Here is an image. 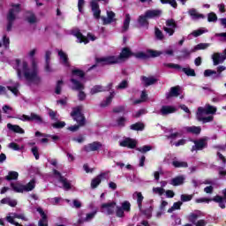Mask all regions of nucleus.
<instances>
[{
    "label": "nucleus",
    "instance_id": "7ed1b4c3",
    "mask_svg": "<svg viewBox=\"0 0 226 226\" xmlns=\"http://www.w3.org/2000/svg\"><path fill=\"white\" fill-rule=\"evenodd\" d=\"M11 9L9 10V12L7 14V31H11V28L13 27V22H15V19H17L18 13H20V4H13L11 5Z\"/></svg>",
    "mask_w": 226,
    "mask_h": 226
},
{
    "label": "nucleus",
    "instance_id": "c03bdc74",
    "mask_svg": "<svg viewBox=\"0 0 226 226\" xmlns=\"http://www.w3.org/2000/svg\"><path fill=\"white\" fill-rule=\"evenodd\" d=\"M154 36L156 40H160L161 41L165 38L163 32H162V30H160L158 27L154 28Z\"/></svg>",
    "mask_w": 226,
    "mask_h": 226
},
{
    "label": "nucleus",
    "instance_id": "f8f14e48",
    "mask_svg": "<svg viewBox=\"0 0 226 226\" xmlns=\"http://www.w3.org/2000/svg\"><path fill=\"white\" fill-rule=\"evenodd\" d=\"M119 146L121 147H128V149H135L137 147V139L125 138L120 141Z\"/></svg>",
    "mask_w": 226,
    "mask_h": 226
},
{
    "label": "nucleus",
    "instance_id": "774afa93",
    "mask_svg": "<svg viewBox=\"0 0 226 226\" xmlns=\"http://www.w3.org/2000/svg\"><path fill=\"white\" fill-rule=\"evenodd\" d=\"M35 160H40V153L38 152V147H34L31 149Z\"/></svg>",
    "mask_w": 226,
    "mask_h": 226
},
{
    "label": "nucleus",
    "instance_id": "0e129e2a",
    "mask_svg": "<svg viewBox=\"0 0 226 226\" xmlns=\"http://www.w3.org/2000/svg\"><path fill=\"white\" fill-rule=\"evenodd\" d=\"M126 110V108L124 106H117L113 108V113L114 114H121Z\"/></svg>",
    "mask_w": 226,
    "mask_h": 226
},
{
    "label": "nucleus",
    "instance_id": "39448f33",
    "mask_svg": "<svg viewBox=\"0 0 226 226\" xmlns=\"http://www.w3.org/2000/svg\"><path fill=\"white\" fill-rule=\"evenodd\" d=\"M71 117L79 126H86V117L84 113H82V106L73 108L71 112Z\"/></svg>",
    "mask_w": 226,
    "mask_h": 226
},
{
    "label": "nucleus",
    "instance_id": "e433bc0d",
    "mask_svg": "<svg viewBox=\"0 0 226 226\" xmlns=\"http://www.w3.org/2000/svg\"><path fill=\"white\" fill-rule=\"evenodd\" d=\"M114 99V92H111L110 94L106 98V100L101 102V107H109L112 103V100Z\"/></svg>",
    "mask_w": 226,
    "mask_h": 226
},
{
    "label": "nucleus",
    "instance_id": "a878e982",
    "mask_svg": "<svg viewBox=\"0 0 226 226\" xmlns=\"http://www.w3.org/2000/svg\"><path fill=\"white\" fill-rule=\"evenodd\" d=\"M147 14L145 12V15H141L139 17L138 22L142 27H146L147 29H149V21H147Z\"/></svg>",
    "mask_w": 226,
    "mask_h": 226
},
{
    "label": "nucleus",
    "instance_id": "de8ad7c7",
    "mask_svg": "<svg viewBox=\"0 0 226 226\" xmlns=\"http://www.w3.org/2000/svg\"><path fill=\"white\" fill-rule=\"evenodd\" d=\"M215 119V117L208 116V117H201L198 118V121L202 122L203 124H206V123H211Z\"/></svg>",
    "mask_w": 226,
    "mask_h": 226
},
{
    "label": "nucleus",
    "instance_id": "412c9836",
    "mask_svg": "<svg viewBox=\"0 0 226 226\" xmlns=\"http://www.w3.org/2000/svg\"><path fill=\"white\" fill-rule=\"evenodd\" d=\"M141 81L143 82L145 87H149V86H153V84H156V82H158V79L154 77L147 78L146 76H142Z\"/></svg>",
    "mask_w": 226,
    "mask_h": 226
},
{
    "label": "nucleus",
    "instance_id": "f03ea898",
    "mask_svg": "<svg viewBox=\"0 0 226 226\" xmlns=\"http://www.w3.org/2000/svg\"><path fill=\"white\" fill-rule=\"evenodd\" d=\"M32 63V72H29V65L27 62L24 61L22 63V72L23 75L28 82H34L35 84H40L41 78L38 76V64H36V58L31 60Z\"/></svg>",
    "mask_w": 226,
    "mask_h": 226
},
{
    "label": "nucleus",
    "instance_id": "79ce46f5",
    "mask_svg": "<svg viewBox=\"0 0 226 226\" xmlns=\"http://www.w3.org/2000/svg\"><path fill=\"white\" fill-rule=\"evenodd\" d=\"M125 213H130L132 211V204L130 201L125 200L122 203V206L120 207Z\"/></svg>",
    "mask_w": 226,
    "mask_h": 226
},
{
    "label": "nucleus",
    "instance_id": "6ab92c4d",
    "mask_svg": "<svg viewBox=\"0 0 226 226\" xmlns=\"http://www.w3.org/2000/svg\"><path fill=\"white\" fill-rule=\"evenodd\" d=\"M179 91H181V87L176 86L172 87L168 94H166V99L177 98L179 96Z\"/></svg>",
    "mask_w": 226,
    "mask_h": 226
},
{
    "label": "nucleus",
    "instance_id": "473e14b6",
    "mask_svg": "<svg viewBox=\"0 0 226 226\" xmlns=\"http://www.w3.org/2000/svg\"><path fill=\"white\" fill-rule=\"evenodd\" d=\"M204 116H207V106L205 108L199 107L197 113H196V118L200 119V117H204Z\"/></svg>",
    "mask_w": 226,
    "mask_h": 226
},
{
    "label": "nucleus",
    "instance_id": "b1692460",
    "mask_svg": "<svg viewBox=\"0 0 226 226\" xmlns=\"http://www.w3.org/2000/svg\"><path fill=\"white\" fill-rule=\"evenodd\" d=\"M71 82L73 86L72 89H74V91H84V84H82L80 81L76 79H71Z\"/></svg>",
    "mask_w": 226,
    "mask_h": 226
},
{
    "label": "nucleus",
    "instance_id": "37998d69",
    "mask_svg": "<svg viewBox=\"0 0 226 226\" xmlns=\"http://www.w3.org/2000/svg\"><path fill=\"white\" fill-rule=\"evenodd\" d=\"M188 222H190L191 223H192L193 225L196 224L197 220H199V215L195 214V213H191L188 217Z\"/></svg>",
    "mask_w": 226,
    "mask_h": 226
},
{
    "label": "nucleus",
    "instance_id": "2f4dec72",
    "mask_svg": "<svg viewBox=\"0 0 226 226\" xmlns=\"http://www.w3.org/2000/svg\"><path fill=\"white\" fill-rule=\"evenodd\" d=\"M5 181H17L19 179V172L9 171L8 175L4 177Z\"/></svg>",
    "mask_w": 226,
    "mask_h": 226
},
{
    "label": "nucleus",
    "instance_id": "4c0bfd02",
    "mask_svg": "<svg viewBox=\"0 0 226 226\" xmlns=\"http://www.w3.org/2000/svg\"><path fill=\"white\" fill-rule=\"evenodd\" d=\"M1 204H7L11 207H15V206H17V200H11L10 198H4L1 200Z\"/></svg>",
    "mask_w": 226,
    "mask_h": 226
},
{
    "label": "nucleus",
    "instance_id": "a18cd8bd",
    "mask_svg": "<svg viewBox=\"0 0 226 226\" xmlns=\"http://www.w3.org/2000/svg\"><path fill=\"white\" fill-rule=\"evenodd\" d=\"M181 206H183V201L175 202L173 206L168 209V213H172V211H176V209H181Z\"/></svg>",
    "mask_w": 226,
    "mask_h": 226
},
{
    "label": "nucleus",
    "instance_id": "dca6fc26",
    "mask_svg": "<svg viewBox=\"0 0 226 226\" xmlns=\"http://www.w3.org/2000/svg\"><path fill=\"white\" fill-rule=\"evenodd\" d=\"M174 112H177V109L170 105H162L160 109L161 116H169V114H174Z\"/></svg>",
    "mask_w": 226,
    "mask_h": 226
},
{
    "label": "nucleus",
    "instance_id": "aec40b11",
    "mask_svg": "<svg viewBox=\"0 0 226 226\" xmlns=\"http://www.w3.org/2000/svg\"><path fill=\"white\" fill-rule=\"evenodd\" d=\"M37 212L41 215V219L39 221V226H49V221L47 220V215L43 211L42 207H37Z\"/></svg>",
    "mask_w": 226,
    "mask_h": 226
},
{
    "label": "nucleus",
    "instance_id": "a211bd4d",
    "mask_svg": "<svg viewBox=\"0 0 226 226\" xmlns=\"http://www.w3.org/2000/svg\"><path fill=\"white\" fill-rule=\"evenodd\" d=\"M105 179V173L99 174L96 177L93 178L91 181V188L93 190L96 189L97 186L102 185V180Z\"/></svg>",
    "mask_w": 226,
    "mask_h": 226
},
{
    "label": "nucleus",
    "instance_id": "4468645a",
    "mask_svg": "<svg viewBox=\"0 0 226 226\" xmlns=\"http://www.w3.org/2000/svg\"><path fill=\"white\" fill-rule=\"evenodd\" d=\"M90 4L92 11L94 13V19H95L96 20H100V19H102V10H100V4H98V2L94 0L92 1Z\"/></svg>",
    "mask_w": 226,
    "mask_h": 226
},
{
    "label": "nucleus",
    "instance_id": "4be33fe9",
    "mask_svg": "<svg viewBox=\"0 0 226 226\" xmlns=\"http://www.w3.org/2000/svg\"><path fill=\"white\" fill-rule=\"evenodd\" d=\"M145 13L147 19H158L162 16V10H148Z\"/></svg>",
    "mask_w": 226,
    "mask_h": 226
},
{
    "label": "nucleus",
    "instance_id": "9d476101",
    "mask_svg": "<svg viewBox=\"0 0 226 226\" xmlns=\"http://www.w3.org/2000/svg\"><path fill=\"white\" fill-rule=\"evenodd\" d=\"M194 145L192 147V153L193 151H202V149H206L207 147V139L206 138H201L200 139L193 140Z\"/></svg>",
    "mask_w": 226,
    "mask_h": 226
},
{
    "label": "nucleus",
    "instance_id": "bf43d9fd",
    "mask_svg": "<svg viewBox=\"0 0 226 226\" xmlns=\"http://www.w3.org/2000/svg\"><path fill=\"white\" fill-rule=\"evenodd\" d=\"M117 126H121L124 128V126H126V118L124 117H120L117 119Z\"/></svg>",
    "mask_w": 226,
    "mask_h": 226
},
{
    "label": "nucleus",
    "instance_id": "72a5a7b5",
    "mask_svg": "<svg viewBox=\"0 0 226 226\" xmlns=\"http://www.w3.org/2000/svg\"><path fill=\"white\" fill-rule=\"evenodd\" d=\"M130 20H132L130 14H126L125 19L124 21V26L122 27V33H126V31H128V29H130Z\"/></svg>",
    "mask_w": 226,
    "mask_h": 226
},
{
    "label": "nucleus",
    "instance_id": "052dcab7",
    "mask_svg": "<svg viewBox=\"0 0 226 226\" xmlns=\"http://www.w3.org/2000/svg\"><path fill=\"white\" fill-rule=\"evenodd\" d=\"M26 21L28 24H36V15H34L33 12H30V16L26 17Z\"/></svg>",
    "mask_w": 226,
    "mask_h": 226
},
{
    "label": "nucleus",
    "instance_id": "338daca9",
    "mask_svg": "<svg viewBox=\"0 0 226 226\" xmlns=\"http://www.w3.org/2000/svg\"><path fill=\"white\" fill-rule=\"evenodd\" d=\"M140 98L141 100L135 101V103H141V102H146V100H147V94L146 91L141 92Z\"/></svg>",
    "mask_w": 226,
    "mask_h": 226
},
{
    "label": "nucleus",
    "instance_id": "f257e3e1",
    "mask_svg": "<svg viewBox=\"0 0 226 226\" xmlns=\"http://www.w3.org/2000/svg\"><path fill=\"white\" fill-rule=\"evenodd\" d=\"M162 51L148 49L147 53L142 51L133 53L130 49V48H124L117 57L118 63H120L121 59H128V57H132L133 56L136 59H141L142 61H147L150 57H160L162 55Z\"/></svg>",
    "mask_w": 226,
    "mask_h": 226
},
{
    "label": "nucleus",
    "instance_id": "6e6552de",
    "mask_svg": "<svg viewBox=\"0 0 226 226\" xmlns=\"http://www.w3.org/2000/svg\"><path fill=\"white\" fill-rule=\"evenodd\" d=\"M72 36H75L77 38L78 43H84L85 45H87V43H89V40H91L92 41H94V40H96V37L91 33H88L87 37L86 35L82 34V32H80V30L72 31Z\"/></svg>",
    "mask_w": 226,
    "mask_h": 226
},
{
    "label": "nucleus",
    "instance_id": "2eb2a0df",
    "mask_svg": "<svg viewBox=\"0 0 226 226\" xmlns=\"http://www.w3.org/2000/svg\"><path fill=\"white\" fill-rule=\"evenodd\" d=\"M102 209H105L106 210V214L110 216L112 215H114L115 211H116V201H112L109 203H103L101 206Z\"/></svg>",
    "mask_w": 226,
    "mask_h": 226
},
{
    "label": "nucleus",
    "instance_id": "c9c22d12",
    "mask_svg": "<svg viewBox=\"0 0 226 226\" xmlns=\"http://www.w3.org/2000/svg\"><path fill=\"white\" fill-rule=\"evenodd\" d=\"M36 188V180L32 179L26 185H24L25 192H33Z\"/></svg>",
    "mask_w": 226,
    "mask_h": 226
},
{
    "label": "nucleus",
    "instance_id": "e2e57ef3",
    "mask_svg": "<svg viewBox=\"0 0 226 226\" xmlns=\"http://www.w3.org/2000/svg\"><path fill=\"white\" fill-rule=\"evenodd\" d=\"M52 126L56 128V130H59L61 128H64L66 126L65 122L57 121L56 123L52 124Z\"/></svg>",
    "mask_w": 226,
    "mask_h": 226
},
{
    "label": "nucleus",
    "instance_id": "f704fd0d",
    "mask_svg": "<svg viewBox=\"0 0 226 226\" xmlns=\"http://www.w3.org/2000/svg\"><path fill=\"white\" fill-rule=\"evenodd\" d=\"M172 165L175 169H188V162H186L173 161Z\"/></svg>",
    "mask_w": 226,
    "mask_h": 226
},
{
    "label": "nucleus",
    "instance_id": "f3484780",
    "mask_svg": "<svg viewBox=\"0 0 226 226\" xmlns=\"http://www.w3.org/2000/svg\"><path fill=\"white\" fill-rule=\"evenodd\" d=\"M108 18L102 17L103 26H107L109 24H112V22H116V13L112 11H107Z\"/></svg>",
    "mask_w": 226,
    "mask_h": 226
},
{
    "label": "nucleus",
    "instance_id": "a19ab883",
    "mask_svg": "<svg viewBox=\"0 0 226 226\" xmlns=\"http://www.w3.org/2000/svg\"><path fill=\"white\" fill-rule=\"evenodd\" d=\"M72 74L75 77H79V79H84L86 77V72L80 69H74L72 71Z\"/></svg>",
    "mask_w": 226,
    "mask_h": 226
},
{
    "label": "nucleus",
    "instance_id": "69168bd1",
    "mask_svg": "<svg viewBox=\"0 0 226 226\" xmlns=\"http://www.w3.org/2000/svg\"><path fill=\"white\" fill-rule=\"evenodd\" d=\"M3 45L4 49H10V38L6 35L3 36Z\"/></svg>",
    "mask_w": 226,
    "mask_h": 226
},
{
    "label": "nucleus",
    "instance_id": "393cba45",
    "mask_svg": "<svg viewBox=\"0 0 226 226\" xmlns=\"http://www.w3.org/2000/svg\"><path fill=\"white\" fill-rule=\"evenodd\" d=\"M11 187L16 193H24V185L20 183H11Z\"/></svg>",
    "mask_w": 226,
    "mask_h": 226
},
{
    "label": "nucleus",
    "instance_id": "7c9ffc66",
    "mask_svg": "<svg viewBox=\"0 0 226 226\" xmlns=\"http://www.w3.org/2000/svg\"><path fill=\"white\" fill-rule=\"evenodd\" d=\"M193 52H195V49H193L190 50L186 48H184L180 51V53H181L180 57H181V59H188V57H190V56H192V54H193Z\"/></svg>",
    "mask_w": 226,
    "mask_h": 226
},
{
    "label": "nucleus",
    "instance_id": "6e6d98bb",
    "mask_svg": "<svg viewBox=\"0 0 226 226\" xmlns=\"http://www.w3.org/2000/svg\"><path fill=\"white\" fill-rule=\"evenodd\" d=\"M207 116H209V114H216V107L211 106L210 104H207Z\"/></svg>",
    "mask_w": 226,
    "mask_h": 226
},
{
    "label": "nucleus",
    "instance_id": "cd10ccee",
    "mask_svg": "<svg viewBox=\"0 0 226 226\" xmlns=\"http://www.w3.org/2000/svg\"><path fill=\"white\" fill-rule=\"evenodd\" d=\"M184 183H185V177L183 176L176 177L170 181V185H172V186H181V185H183Z\"/></svg>",
    "mask_w": 226,
    "mask_h": 226
},
{
    "label": "nucleus",
    "instance_id": "1a4fd4ad",
    "mask_svg": "<svg viewBox=\"0 0 226 226\" xmlns=\"http://www.w3.org/2000/svg\"><path fill=\"white\" fill-rule=\"evenodd\" d=\"M19 119L20 121H34L35 123H37V124H43V123H45L43 121V118L36 113H31L30 117L27 115H22L21 117H19Z\"/></svg>",
    "mask_w": 226,
    "mask_h": 226
},
{
    "label": "nucleus",
    "instance_id": "3c124183",
    "mask_svg": "<svg viewBox=\"0 0 226 226\" xmlns=\"http://www.w3.org/2000/svg\"><path fill=\"white\" fill-rule=\"evenodd\" d=\"M193 199L192 194H182L180 196L181 202H190Z\"/></svg>",
    "mask_w": 226,
    "mask_h": 226
},
{
    "label": "nucleus",
    "instance_id": "5fc2aeb1",
    "mask_svg": "<svg viewBox=\"0 0 226 226\" xmlns=\"http://www.w3.org/2000/svg\"><path fill=\"white\" fill-rule=\"evenodd\" d=\"M207 47H209V43H200L194 47L193 50L194 52H196V50H206Z\"/></svg>",
    "mask_w": 226,
    "mask_h": 226
},
{
    "label": "nucleus",
    "instance_id": "09e8293b",
    "mask_svg": "<svg viewBox=\"0 0 226 226\" xmlns=\"http://www.w3.org/2000/svg\"><path fill=\"white\" fill-rule=\"evenodd\" d=\"M162 4H170L172 8H177V2L176 0H160Z\"/></svg>",
    "mask_w": 226,
    "mask_h": 226
},
{
    "label": "nucleus",
    "instance_id": "13d9d810",
    "mask_svg": "<svg viewBox=\"0 0 226 226\" xmlns=\"http://www.w3.org/2000/svg\"><path fill=\"white\" fill-rule=\"evenodd\" d=\"M63 84H64V81L62 79H60L56 82V89H55L56 94H61Z\"/></svg>",
    "mask_w": 226,
    "mask_h": 226
},
{
    "label": "nucleus",
    "instance_id": "4d7b16f0",
    "mask_svg": "<svg viewBox=\"0 0 226 226\" xmlns=\"http://www.w3.org/2000/svg\"><path fill=\"white\" fill-rule=\"evenodd\" d=\"M102 91H103V87L100 85H96L91 89L90 94H96V93H102Z\"/></svg>",
    "mask_w": 226,
    "mask_h": 226
},
{
    "label": "nucleus",
    "instance_id": "864d4df0",
    "mask_svg": "<svg viewBox=\"0 0 226 226\" xmlns=\"http://www.w3.org/2000/svg\"><path fill=\"white\" fill-rule=\"evenodd\" d=\"M218 20V16L215 12H210L207 14V22H216Z\"/></svg>",
    "mask_w": 226,
    "mask_h": 226
},
{
    "label": "nucleus",
    "instance_id": "49530a36",
    "mask_svg": "<svg viewBox=\"0 0 226 226\" xmlns=\"http://www.w3.org/2000/svg\"><path fill=\"white\" fill-rule=\"evenodd\" d=\"M166 26L167 27L177 29V23H176V20L174 19H170L166 20Z\"/></svg>",
    "mask_w": 226,
    "mask_h": 226
},
{
    "label": "nucleus",
    "instance_id": "603ef678",
    "mask_svg": "<svg viewBox=\"0 0 226 226\" xmlns=\"http://www.w3.org/2000/svg\"><path fill=\"white\" fill-rule=\"evenodd\" d=\"M190 16L195 17L196 19H206V16L204 14L197 12V11H195L194 9L190 11Z\"/></svg>",
    "mask_w": 226,
    "mask_h": 226
},
{
    "label": "nucleus",
    "instance_id": "c85d7f7f",
    "mask_svg": "<svg viewBox=\"0 0 226 226\" xmlns=\"http://www.w3.org/2000/svg\"><path fill=\"white\" fill-rule=\"evenodd\" d=\"M144 128H146V125H144V124L141 122H138L130 125V130H132L133 132H143Z\"/></svg>",
    "mask_w": 226,
    "mask_h": 226
},
{
    "label": "nucleus",
    "instance_id": "ddd939ff",
    "mask_svg": "<svg viewBox=\"0 0 226 226\" xmlns=\"http://www.w3.org/2000/svg\"><path fill=\"white\" fill-rule=\"evenodd\" d=\"M102 143L100 141H94L87 145H85L83 147V151L85 153H91V151H98L102 147Z\"/></svg>",
    "mask_w": 226,
    "mask_h": 226
},
{
    "label": "nucleus",
    "instance_id": "8fccbe9b",
    "mask_svg": "<svg viewBox=\"0 0 226 226\" xmlns=\"http://www.w3.org/2000/svg\"><path fill=\"white\" fill-rule=\"evenodd\" d=\"M129 84H128V80L124 79L122 80L117 86V89H128Z\"/></svg>",
    "mask_w": 226,
    "mask_h": 226
},
{
    "label": "nucleus",
    "instance_id": "5701e85b",
    "mask_svg": "<svg viewBox=\"0 0 226 226\" xmlns=\"http://www.w3.org/2000/svg\"><path fill=\"white\" fill-rule=\"evenodd\" d=\"M7 128L8 130H11V132H13L14 133H19L21 135L26 132L22 127L17 124H7Z\"/></svg>",
    "mask_w": 226,
    "mask_h": 226
},
{
    "label": "nucleus",
    "instance_id": "9b49d317",
    "mask_svg": "<svg viewBox=\"0 0 226 226\" xmlns=\"http://www.w3.org/2000/svg\"><path fill=\"white\" fill-rule=\"evenodd\" d=\"M53 174L56 177H59L58 181L59 183H62L64 190H72V184L68 182V178L64 177L61 172L57 171V170L54 169L53 170Z\"/></svg>",
    "mask_w": 226,
    "mask_h": 226
},
{
    "label": "nucleus",
    "instance_id": "680f3d73",
    "mask_svg": "<svg viewBox=\"0 0 226 226\" xmlns=\"http://www.w3.org/2000/svg\"><path fill=\"white\" fill-rule=\"evenodd\" d=\"M116 216L117 218H124V210L121 207H117Z\"/></svg>",
    "mask_w": 226,
    "mask_h": 226
},
{
    "label": "nucleus",
    "instance_id": "c756f323",
    "mask_svg": "<svg viewBox=\"0 0 226 226\" xmlns=\"http://www.w3.org/2000/svg\"><path fill=\"white\" fill-rule=\"evenodd\" d=\"M186 132L188 133H193L194 135H200V132H202V128H200V126H189L186 127Z\"/></svg>",
    "mask_w": 226,
    "mask_h": 226
},
{
    "label": "nucleus",
    "instance_id": "0eeeda50",
    "mask_svg": "<svg viewBox=\"0 0 226 226\" xmlns=\"http://www.w3.org/2000/svg\"><path fill=\"white\" fill-rule=\"evenodd\" d=\"M95 62L102 66H110L112 64H119V58L117 56H108L102 57H96Z\"/></svg>",
    "mask_w": 226,
    "mask_h": 226
},
{
    "label": "nucleus",
    "instance_id": "ea45409f",
    "mask_svg": "<svg viewBox=\"0 0 226 226\" xmlns=\"http://www.w3.org/2000/svg\"><path fill=\"white\" fill-rule=\"evenodd\" d=\"M58 56L60 57V59H62L64 64H65V66H68V64H69V63H68V55H66V53H64V51L59 50L58 51Z\"/></svg>",
    "mask_w": 226,
    "mask_h": 226
},
{
    "label": "nucleus",
    "instance_id": "20e7f679",
    "mask_svg": "<svg viewBox=\"0 0 226 226\" xmlns=\"http://www.w3.org/2000/svg\"><path fill=\"white\" fill-rule=\"evenodd\" d=\"M137 197V204L139 210L141 214L147 218V220L151 219L153 216V206H150L149 207H147L145 209L142 208V202H144V196L142 195V192H135L133 196Z\"/></svg>",
    "mask_w": 226,
    "mask_h": 226
},
{
    "label": "nucleus",
    "instance_id": "423d86ee",
    "mask_svg": "<svg viewBox=\"0 0 226 226\" xmlns=\"http://www.w3.org/2000/svg\"><path fill=\"white\" fill-rule=\"evenodd\" d=\"M163 66L166 68H173L174 70H178V72H183L187 77H197V73H195V70L190 67H182L177 64H163Z\"/></svg>",
    "mask_w": 226,
    "mask_h": 226
},
{
    "label": "nucleus",
    "instance_id": "bb28decb",
    "mask_svg": "<svg viewBox=\"0 0 226 226\" xmlns=\"http://www.w3.org/2000/svg\"><path fill=\"white\" fill-rule=\"evenodd\" d=\"M214 66H218L221 63H223L225 61V58H223V56H221L220 53H215L212 56Z\"/></svg>",
    "mask_w": 226,
    "mask_h": 226
},
{
    "label": "nucleus",
    "instance_id": "58836bf2",
    "mask_svg": "<svg viewBox=\"0 0 226 226\" xmlns=\"http://www.w3.org/2000/svg\"><path fill=\"white\" fill-rule=\"evenodd\" d=\"M151 150H153V147L149 146V145H145V146H143L141 147L136 148V151H139L142 154H146V153H147V152H149Z\"/></svg>",
    "mask_w": 226,
    "mask_h": 226
}]
</instances>
